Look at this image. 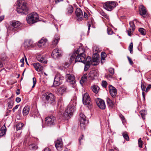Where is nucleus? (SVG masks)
Instances as JSON below:
<instances>
[{
	"instance_id": "f257e3e1",
	"label": "nucleus",
	"mask_w": 151,
	"mask_h": 151,
	"mask_svg": "<svg viewBox=\"0 0 151 151\" xmlns=\"http://www.w3.org/2000/svg\"><path fill=\"white\" fill-rule=\"evenodd\" d=\"M17 11L19 13L26 14L28 10L27 3L24 0H18L17 3Z\"/></svg>"
},
{
	"instance_id": "f03ea898",
	"label": "nucleus",
	"mask_w": 151,
	"mask_h": 151,
	"mask_svg": "<svg viewBox=\"0 0 151 151\" xmlns=\"http://www.w3.org/2000/svg\"><path fill=\"white\" fill-rule=\"evenodd\" d=\"M75 110L74 106L71 103L67 106L63 114L65 118L68 119V118H70L73 116Z\"/></svg>"
},
{
	"instance_id": "7ed1b4c3",
	"label": "nucleus",
	"mask_w": 151,
	"mask_h": 151,
	"mask_svg": "<svg viewBox=\"0 0 151 151\" xmlns=\"http://www.w3.org/2000/svg\"><path fill=\"white\" fill-rule=\"evenodd\" d=\"M42 98L45 103L52 104L54 102V96L51 93L47 92L43 93Z\"/></svg>"
},
{
	"instance_id": "20e7f679",
	"label": "nucleus",
	"mask_w": 151,
	"mask_h": 151,
	"mask_svg": "<svg viewBox=\"0 0 151 151\" xmlns=\"http://www.w3.org/2000/svg\"><path fill=\"white\" fill-rule=\"evenodd\" d=\"M28 24H33L39 21V17L36 13H31L29 14L26 18Z\"/></svg>"
},
{
	"instance_id": "39448f33",
	"label": "nucleus",
	"mask_w": 151,
	"mask_h": 151,
	"mask_svg": "<svg viewBox=\"0 0 151 151\" xmlns=\"http://www.w3.org/2000/svg\"><path fill=\"white\" fill-rule=\"evenodd\" d=\"M85 52L84 50L82 47H80L78 49H77L75 51V53L77 54L75 59V62H77L79 60H81V59L83 61L84 60V57L85 56V55L84 53Z\"/></svg>"
},
{
	"instance_id": "423d86ee",
	"label": "nucleus",
	"mask_w": 151,
	"mask_h": 151,
	"mask_svg": "<svg viewBox=\"0 0 151 151\" xmlns=\"http://www.w3.org/2000/svg\"><path fill=\"white\" fill-rule=\"evenodd\" d=\"M64 77L59 73L57 74L55 76L53 85L57 86L61 84L64 80Z\"/></svg>"
},
{
	"instance_id": "0eeeda50",
	"label": "nucleus",
	"mask_w": 151,
	"mask_h": 151,
	"mask_svg": "<svg viewBox=\"0 0 151 151\" xmlns=\"http://www.w3.org/2000/svg\"><path fill=\"white\" fill-rule=\"evenodd\" d=\"M55 122V118L52 116L47 117L45 118V123L48 126L54 125Z\"/></svg>"
},
{
	"instance_id": "6e6552de",
	"label": "nucleus",
	"mask_w": 151,
	"mask_h": 151,
	"mask_svg": "<svg viewBox=\"0 0 151 151\" xmlns=\"http://www.w3.org/2000/svg\"><path fill=\"white\" fill-rule=\"evenodd\" d=\"M75 14L77 20L81 21L83 18V12L79 8L76 9L75 11Z\"/></svg>"
},
{
	"instance_id": "1a4fd4ad",
	"label": "nucleus",
	"mask_w": 151,
	"mask_h": 151,
	"mask_svg": "<svg viewBox=\"0 0 151 151\" xmlns=\"http://www.w3.org/2000/svg\"><path fill=\"white\" fill-rule=\"evenodd\" d=\"M116 4L113 2H106L104 6V8L108 11H111L115 7Z\"/></svg>"
},
{
	"instance_id": "9d476101",
	"label": "nucleus",
	"mask_w": 151,
	"mask_h": 151,
	"mask_svg": "<svg viewBox=\"0 0 151 151\" xmlns=\"http://www.w3.org/2000/svg\"><path fill=\"white\" fill-rule=\"evenodd\" d=\"M96 103L98 106L101 109H104L106 108V105L104 100L98 98L95 100Z\"/></svg>"
},
{
	"instance_id": "9b49d317",
	"label": "nucleus",
	"mask_w": 151,
	"mask_h": 151,
	"mask_svg": "<svg viewBox=\"0 0 151 151\" xmlns=\"http://www.w3.org/2000/svg\"><path fill=\"white\" fill-rule=\"evenodd\" d=\"M80 125L82 129H84L85 127V124L87 122L85 116L82 114H80Z\"/></svg>"
},
{
	"instance_id": "f8f14e48",
	"label": "nucleus",
	"mask_w": 151,
	"mask_h": 151,
	"mask_svg": "<svg viewBox=\"0 0 151 151\" xmlns=\"http://www.w3.org/2000/svg\"><path fill=\"white\" fill-rule=\"evenodd\" d=\"M83 102L86 105H90L91 102V99L88 94L85 93L83 97Z\"/></svg>"
},
{
	"instance_id": "ddd939ff",
	"label": "nucleus",
	"mask_w": 151,
	"mask_h": 151,
	"mask_svg": "<svg viewBox=\"0 0 151 151\" xmlns=\"http://www.w3.org/2000/svg\"><path fill=\"white\" fill-rule=\"evenodd\" d=\"M63 142L61 138L58 139L55 142V145L56 149L58 150H61L63 147Z\"/></svg>"
},
{
	"instance_id": "4468645a",
	"label": "nucleus",
	"mask_w": 151,
	"mask_h": 151,
	"mask_svg": "<svg viewBox=\"0 0 151 151\" xmlns=\"http://www.w3.org/2000/svg\"><path fill=\"white\" fill-rule=\"evenodd\" d=\"M109 90L110 95L112 98H114L117 94L116 89L112 85H110L109 86Z\"/></svg>"
},
{
	"instance_id": "2eb2a0df",
	"label": "nucleus",
	"mask_w": 151,
	"mask_h": 151,
	"mask_svg": "<svg viewBox=\"0 0 151 151\" xmlns=\"http://www.w3.org/2000/svg\"><path fill=\"white\" fill-rule=\"evenodd\" d=\"M61 53V50L58 49H55L52 51L51 56L54 58H56L60 57Z\"/></svg>"
},
{
	"instance_id": "dca6fc26",
	"label": "nucleus",
	"mask_w": 151,
	"mask_h": 151,
	"mask_svg": "<svg viewBox=\"0 0 151 151\" xmlns=\"http://www.w3.org/2000/svg\"><path fill=\"white\" fill-rule=\"evenodd\" d=\"M67 89V87L64 85L60 86V87L58 88V95H62L66 92Z\"/></svg>"
},
{
	"instance_id": "f3484780",
	"label": "nucleus",
	"mask_w": 151,
	"mask_h": 151,
	"mask_svg": "<svg viewBox=\"0 0 151 151\" xmlns=\"http://www.w3.org/2000/svg\"><path fill=\"white\" fill-rule=\"evenodd\" d=\"M20 23L18 21H14L12 22V28L14 31H17L18 29V27L20 26Z\"/></svg>"
},
{
	"instance_id": "a211bd4d",
	"label": "nucleus",
	"mask_w": 151,
	"mask_h": 151,
	"mask_svg": "<svg viewBox=\"0 0 151 151\" xmlns=\"http://www.w3.org/2000/svg\"><path fill=\"white\" fill-rule=\"evenodd\" d=\"M33 65L37 71L41 72L42 71L43 67L40 63H34L33 64Z\"/></svg>"
},
{
	"instance_id": "6ab92c4d",
	"label": "nucleus",
	"mask_w": 151,
	"mask_h": 151,
	"mask_svg": "<svg viewBox=\"0 0 151 151\" xmlns=\"http://www.w3.org/2000/svg\"><path fill=\"white\" fill-rule=\"evenodd\" d=\"M86 56L84 57V59L83 61L82 60V59H81V60H79L77 61V62H81L84 64L87 63L91 64L92 63V59L91 58L90 56H88L86 58Z\"/></svg>"
},
{
	"instance_id": "aec40b11",
	"label": "nucleus",
	"mask_w": 151,
	"mask_h": 151,
	"mask_svg": "<svg viewBox=\"0 0 151 151\" xmlns=\"http://www.w3.org/2000/svg\"><path fill=\"white\" fill-rule=\"evenodd\" d=\"M66 77L68 78V82L72 84L74 83H75V78L73 75L70 74H67Z\"/></svg>"
},
{
	"instance_id": "412c9836",
	"label": "nucleus",
	"mask_w": 151,
	"mask_h": 151,
	"mask_svg": "<svg viewBox=\"0 0 151 151\" xmlns=\"http://www.w3.org/2000/svg\"><path fill=\"white\" fill-rule=\"evenodd\" d=\"M47 40L45 38H42L38 42L37 45L39 47H44L47 42Z\"/></svg>"
},
{
	"instance_id": "4be33fe9",
	"label": "nucleus",
	"mask_w": 151,
	"mask_h": 151,
	"mask_svg": "<svg viewBox=\"0 0 151 151\" xmlns=\"http://www.w3.org/2000/svg\"><path fill=\"white\" fill-rule=\"evenodd\" d=\"M36 58L37 60L39 61L40 63H46L47 62L43 56L41 55H37L36 56Z\"/></svg>"
},
{
	"instance_id": "5701e85b",
	"label": "nucleus",
	"mask_w": 151,
	"mask_h": 151,
	"mask_svg": "<svg viewBox=\"0 0 151 151\" xmlns=\"http://www.w3.org/2000/svg\"><path fill=\"white\" fill-rule=\"evenodd\" d=\"M139 11L140 14L143 15L146 14V11L145 8L143 5H141L139 7Z\"/></svg>"
},
{
	"instance_id": "b1692460",
	"label": "nucleus",
	"mask_w": 151,
	"mask_h": 151,
	"mask_svg": "<svg viewBox=\"0 0 151 151\" xmlns=\"http://www.w3.org/2000/svg\"><path fill=\"white\" fill-rule=\"evenodd\" d=\"M73 11V8L72 6L69 5L67 8L66 13L67 15L71 14Z\"/></svg>"
},
{
	"instance_id": "393cba45",
	"label": "nucleus",
	"mask_w": 151,
	"mask_h": 151,
	"mask_svg": "<svg viewBox=\"0 0 151 151\" xmlns=\"http://www.w3.org/2000/svg\"><path fill=\"white\" fill-rule=\"evenodd\" d=\"M30 109L28 106H25L23 110V114L24 115L26 116L28 114L29 111Z\"/></svg>"
},
{
	"instance_id": "a878e982",
	"label": "nucleus",
	"mask_w": 151,
	"mask_h": 151,
	"mask_svg": "<svg viewBox=\"0 0 151 151\" xmlns=\"http://www.w3.org/2000/svg\"><path fill=\"white\" fill-rule=\"evenodd\" d=\"M91 89L96 94H97L99 92V88L96 85H93L91 86Z\"/></svg>"
},
{
	"instance_id": "bb28decb",
	"label": "nucleus",
	"mask_w": 151,
	"mask_h": 151,
	"mask_svg": "<svg viewBox=\"0 0 151 151\" xmlns=\"http://www.w3.org/2000/svg\"><path fill=\"white\" fill-rule=\"evenodd\" d=\"M106 101L107 104L110 107H113L114 106V102L109 98H107Z\"/></svg>"
},
{
	"instance_id": "cd10ccee",
	"label": "nucleus",
	"mask_w": 151,
	"mask_h": 151,
	"mask_svg": "<svg viewBox=\"0 0 151 151\" xmlns=\"http://www.w3.org/2000/svg\"><path fill=\"white\" fill-rule=\"evenodd\" d=\"M98 58L97 57L93 58L91 65H97L98 64Z\"/></svg>"
},
{
	"instance_id": "c85d7f7f",
	"label": "nucleus",
	"mask_w": 151,
	"mask_h": 151,
	"mask_svg": "<svg viewBox=\"0 0 151 151\" xmlns=\"http://www.w3.org/2000/svg\"><path fill=\"white\" fill-rule=\"evenodd\" d=\"M6 129V127L5 128L3 127H2L0 129V137L4 136L5 134Z\"/></svg>"
},
{
	"instance_id": "c756f323",
	"label": "nucleus",
	"mask_w": 151,
	"mask_h": 151,
	"mask_svg": "<svg viewBox=\"0 0 151 151\" xmlns=\"http://www.w3.org/2000/svg\"><path fill=\"white\" fill-rule=\"evenodd\" d=\"M24 47L26 48H27L31 46L32 45V43L29 41H25L24 43Z\"/></svg>"
},
{
	"instance_id": "7c9ffc66",
	"label": "nucleus",
	"mask_w": 151,
	"mask_h": 151,
	"mask_svg": "<svg viewBox=\"0 0 151 151\" xmlns=\"http://www.w3.org/2000/svg\"><path fill=\"white\" fill-rule=\"evenodd\" d=\"M23 125V124L21 122L18 123L16 126L17 130H18L21 129Z\"/></svg>"
},
{
	"instance_id": "2f4dec72",
	"label": "nucleus",
	"mask_w": 151,
	"mask_h": 151,
	"mask_svg": "<svg viewBox=\"0 0 151 151\" xmlns=\"http://www.w3.org/2000/svg\"><path fill=\"white\" fill-rule=\"evenodd\" d=\"M87 78L86 75H84L82 77L81 80L80 81V83L81 85H83L84 82L86 80Z\"/></svg>"
},
{
	"instance_id": "473e14b6",
	"label": "nucleus",
	"mask_w": 151,
	"mask_h": 151,
	"mask_svg": "<svg viewBox=\"0 0 151 151\" xmlns=\"http://www.w3.org/2000/svg\"><path fill=\"white\" fill-rule=\"evenodd\" d=\"M122 135L124 138L127 141L129 140V138L128 135L127 133L126 132H124L122 133Z\"/></svg>"
},
{
	"instance_id": "72a5a7b5",
	"label": "nucleus",
	"mask_w": 151,
	"mask_h": 151,
	"mask_svg": "<svg viewBox=\"0 0 151 151\" xmlns=\"http://www.w3.org/2000/svg\"><path fill=\"white\" fill-rule=\"evenodd\" d=\"M59 40V37H57V38L55 39L52 42V45L53 46H56L57 45Z\"/></svg>"
},
{
	"instance_id": "f704fd0d",
	"label": "nucleus",
	"mask_w": 151,
	"mask_h": 151,
	"mask_svg": "<svg viewBox=\"0 0 151 151\" xmlns=\"http://www.w3.org/2000/svg\"><path fill=\"white\" fill-rule=\"evenodd\" d=\"M29 148L32 150H36L37 148V146L35 144H31L29 145Z\"/></svg>"
},
{
	"instance_id": "c9c22d12",
	"label": "nucleus",
	"mask_w": 151,
	"mask_h": 151,
	"mask_svg": "<svg viewBox=\"0 0 151 151\" xmlns=\"http://www.w3.org/2000/svg\"><path fill=\"white\" fill-rule=\"evenodd\" d=\"M129 24L131 28L132 29V31H134L135 29V26L134 22H129Z\"/></svg>"
},
{
	"instance_id": "e433bc0d",
	"label": "nucleus",
	"mask_w": 151,
	"mask_h": 151,
	"mask_svg": "<svg viewBox=\"0 0 151 151\" xmlns=\"http://www.w3.org/2000/svg\"><path fill=\"white\" fill-rule=\"evenodd\" d=\"M139 32L142 35H144L146 34V32L145 29L142 28H140L139 29Z\"/></svg>"
},
{
	"instance_id": "4c0bfd02",
	"label": "nucleus",
	"mask_w": 151,
	"mask_h": 151,
	"mask_svg": "<svg viewBox=\"0 0 151 151\" xmlns=\"http://www.w3.org/2000/svg\"><path fill=\"white\" fill-rule=\"evenodd\" d=\"M133 43L132 42H131L129 47V50L131 54H132L133 53Z\"/></svg>"
},
{
	"instance_id": "58836bf2",
	"label": "nucleus",
	"mask_w": 151,
	"mask_h": 151,
	"mask_svg": "<svg viewBox=\"0 0 151 151\" xmlns=\"http://www.w3.org/2000/svg\"><path fill=\"white\" fill-rule=\"evenodd\" d=\"M76 56L75 53H73L71 56V57L70 58V60H69V62L70 63H72V62L74 60V59L75 58V56Z\"/></svg>"
},
{
	"instance_id": "ea45409f",
	"label": "nucleus",
	"mask_w": 151,
	"mask_h": 151,
	"mask_svg": "<svg viewBox=\"0 0 151 151\" xmlns=\"http://www.w3.org/2000/svg\"><path fill=\"white\" fill-rule=\"evenodd\" d=\"M140 114L141 115L142 118H143V117L146 114V111L145 110H141L140 111Z\"/></svg>"
},
{
	"instance_id": "a19ab883",
	"label": "nucleus",
	"mask_w": 151,
	"mask_h": 151,
	"mask_svg": "<svg viewBox=\"0 0 151 151\" xmlns=\"http://www.w3.org/2000/svg\"><path fill=\"white\" fill-rule=\"evenodd\" d=\"M108 71L109 73L112 75L114 74V69L112 68H110L108 69Z\"/></svg>"
},
{
	"instance_id": "79ce46f5",
	"label": "nucleus",
	"mask_w": 151,
	"mask_h": 151,
	"mask_svg": "<svg viewBox=\"0 0 151 151\" xmlns=\"http://www.w3.org/2000/svg\"><path fill=\"white\" fill-rule=\"evenodd\" d=\"M93 71L91 72L89 74V77L91 80H93L94 78L95 75L93 74Z\"/></svg>"
},
{
	"instance_id": "37998d69",
	"label": "nucleus",
	"mask_w": 151,
	"mask_h": 151,
	"mask_svg": "<svg viewBox=\"0 0 151 151\" xmlns=\"http://www.w3.org/2000/svg\"><path fill=\"white\" fill-rule=\"evenodd\" d=\"M101 14L104 16V17L106 18L107 19H109V17L108 15L105 13L103 12H100Z\"/></svg>"
},
{
	"instance_id": "c03bdc74",
	"label": "nucleus",
	"mask_w": 151,
	"mask_h": 151,
	"mask_svg": "<svg viewBox=\"0 0 151 151\" xmlns=\"http://www.w3.org/2000/svg\"><path fill=\"white\" fill-rule=\"evenodd\" d=\"M85 64L84 70L85 71H86L88 70V69L89 68L90 65V64L87 63H85Z\"/></svg>"
},
{
	"instance_id": "a18cd8bd",
	"label": "nucleus",
	"mask_w": 151,
	"mask_h": 151,
	"mask_svg": "<svg viewBox=\"0 0 151 151\" xmlns=\"http://www.w3.org/2000/svg\"><path fill=\"white\" fill-rule=\"evenodd\" d=\"M13 105V102L11 101L8 103V107L10 109H11Z\"/></svg>"
},
{
	"instance_id": "49530a36",
	"label": "nucleus",
	"mask_w": 151,
	"mask_h": 151,
	"mask_svg": "<svg viewBox=\"0 0 151 151\" xmlns=\"http://www.w3.org/2000/svg\"><path fill=\"white\" fill-rule=\"evenodd\" d=\"M138 144H139V147H142V146L143 144V143L142 141L141 140V138H140L138 141Z\"/></svg>"
},
{
	"instance_id": "de8ad7c7",
	"label": "nucleus",
	"mask_w": 151,
	"mask_h": 151,
	"mask_svg": "<svg viewBox=\"0 0 151 151\" xmlns=\"http://www.w3.org/2000/svg\"><path fill=\"white\" fill-rule=\"evenodd\" d=\"M106 54L104 52H102L101 55V59L104 60L106 58Z\"/></svg>"
},
{
	"instance_id": "09e8293b",
	"label": "nucleus",
	"mask_w": 151,
	"mask_h": 151,
	"mask_svg": "<svg viewBox=\"0 0 151 151\" xmlns=\"http://www.w3.org/2000/svg\"><path fill=\"white\" fill-rule=\"evenodd\" d=\"M112 76L113 75L111 74H106L105 75V78H107L108 79H110L112 78H113Z\"/></svg>"
},
{
	"instance_id": "8fccbe9b",
	"label": "nucleus",
	"mask_w": 151,
	"mask_h": 151,
	"mask_svg": "<svg viewBox=\"0 0 151 151\" xmlns=\"http://www.w3.org/2000/svg\"><path fill=\"white\" fill-rule=\"evenodd\" d=\"M113 32L111 29L109 28H107V33L108 35H111L113 34Z\"/></svg>"
},
{
	"instance_id": "3c124183",
	"label": "nucleus",
	"mask_w": 151,
	"mask_h": 151,
	"mask_svg": "<svg viewBox=\"0 0 151 151\" xmlns=\"http://www.w3.org/2000/svg\"><path fill=\"white\" fill-rule=\"evenodd\" d=\"M33 84L32 87V88H33L35 86L36 83V80L35 78H32Z\"/></svg>"
},
{
	"instance_id": "603ef678",
	"label": "nucleus",
	"mask_w": 151,
	"mask_h": 151,
	"mask_svg": "<svg viewBox=\"0 0 151 151\" xmlns=\"http://www.w3.org/2000/svg\"><path fill=\"white\" fill-rule=\"evenodd\" d=\"M141 88L142 90L143 91H145V89L146 88V86L145 85L144 83H142L141 84Z\"/></svg>"
},
{
	"instance_id": "864d4df0",
	"label": "nucleus",
	"mask_w": 151,
	"mask_h": 151,
	"mask_svg": "<svg viewBox=\"0 0 151 151\" xmlns=\"http://www.w3.org/2000/svg\"><path fill=\"white\" fill-rule=\"evenodd\" d=\"M107 84V82L106 81H102V86L103 87H104V88L106 87Z\"/></svg>"
},
{
	"instance_id": "5fc2aeb1",
	"label": "nucleus",
	"mask_w": 151,
	"mask_h": 151,
	"mask_svg": "<svg viewBox=\"0 0 151 151\" xmlns=\"http://www.w3.org/2000/svg\"><path fill=\"white\" fill-rule=\"evenodd\" d=\"M88 33L89 32V31L90 30V27L91 25V24H92V21H89L88 23Z\"/></svg>"
},
{
	"instance_id": "6e6d98bb",
	"label": "nucleus",
	"mask_w": 151,
	"mask_h": 151,
	"mask_svg": "<svg viewBox=\"0 0 151 151\" xmlns=\"http://www.w3.org/2000/svg\"><path fill=\"white\" fill-rule=\"evenodd\" d=\"M151 88V84H149L148 86L147 87L146 89L145 90V92H148L149 90Z\"/></svg>"
},
{
	"instance_id": "4d7b16f0",
	"label": "nucleus",
	"mask_w": 151,
	"mask_h": 151,
	"mask_svg": "<svg viewBox=\"0 0 151 151\" xmlns=\"http://www.w3.org/2000/svg\"><path fill=\"white\" fill-rule=\"evenodd\" d=\"M127 58L128 59V60L129 61V63H130V64L131 65H132L133 64V62L132 61L131 59V58H130L128 56H127Z\"/></svg>"
},
{
	"instance_id": "13d9d810",
	"label": "nucleus",
	"mask_w": 151,
	"mask_h": 151,
	"mask_svg": "<svg viewBox=\"0 0 151 151\" xmlns=\"http://www.w3.org/2000/svg\"><path fill=\"white\" fill-rule=\"evenodd\" d=\"M127 32L128 35L129 36H131L132 33L131 29H129L127 30Z\"/></svg>"
},
{
	"instance_id": "bf43d9fd",
	"label": "nucleus",
	"mask_w": 151,
	"mask_h": 151,
	"mask_svg": "<svg viewBox=\"0 0 151 151\" xmlns=\"http://www.w3.org/2000/svg\"><path fill=\"white\" fill-rule=\"evenodd\" d=\"M120 118L121 119L122 121V122H123V121L125 120V118H124V116L122 114H120L119 115Z\"/></svg>"
},
{
	"instance_id": "052dcab7",
	"label": "nucleus",
	"mask_w": 151,
	"mask_h": 151,
	"mask_svg": "<svg viewBox=\"0 0 151 151\" xmlns=\"http://www.w3.org/2000/svg\"><path fill=\"white\" fill-rule=\"evenodd\" d=\"M19 106V105H17L13 108V109H12V110L13 112H14L15 110L17 109L18 108Z\"/></svg>"
},
{
	"instance_id": "680f3d73",
	"label": "nucleus",
	"mask_w": 151,
	"mask_h": 151,
	"mask_svg": "<svg viewBox=\"0 0 151 151\" xmlns=\"http://www.w3.org/2000/svg\"><path fill=\"white\" fill-rule=\"evenodd\" d=\"M21 101V99L19 97H17L16 99V101L17 103Z\"/></svg>"
},
{
	"instance_id": "e2e57ef3",
	"label": "nucleus",
	"mask_w": 151,
	"mask_h": 151,
	"mask_svg": "<svg viewBox=\"0 0 151 151\" xmlns=\"http://www.w3.org/2000/svg\"><path fill=\"white\" fill-rule=\"evenodd\" d=\"M4 18V16L0 17V22L2 21Z\"/></svg>"
},
{
	"instance_id": "0e129e2a",
	"label": "nucleus",
	"mask_w": 151,
	"mask_h": 151,
	"mask_svg": "<svg viewBox=\"0 0 151 151\" xmlns=\"http://www.w3.org/2000/svg\"><path fill=\"white\" fill-rule=\"evenodd\" d=\"M83 135H82V136L79 139V143L80 144H81V140L82 139H83Z\"/></svg>"
},
{
	"instance_id": "69168bd1",
	"label": "nucleus",
	"mask_w": 151,
	"mask_h": 151,
	"mask_svg": "<svg viewBox=\"0 0 151 151\" xmlns=\"http://www.w3.org/2000/svg\"><path fill=\"white\" fill-rule=\"evenodd\" d=\"M42 151H50L49 148L48 147L45 148L44 150Z\"/></svg>"
},
{
	"instance_id": "338daca9",
	"label": "nucleus",
	"mask_w": 151,
	"mask_h": 151,
	"mask_svg": "<svg viewBox=\"0 0 151 151\" xmlns=\"http://www.w3.org/2000/svg\"><path fill=\"white\" fill-rule=\"evenodd\" d=\"M20 62L22 63H24V58H22L20 60Z\"/></svg>"
},
{
	"instance_id": "774afa93",
	"label": "nucleus",
	"mask_w": 151,
	"mask_h": 151,
	"mask_svg": "<svg viewBox=\"0 0 151 151\" xmlns=\"http://www.w3.org/2000/svg\"><path fill=\"white\" fill-rule=\"evenodd\" d=\"M142 96L143 98V99H144V100L145 99V92L144 91H142Z\"/></svg>"
}]
</instances>
